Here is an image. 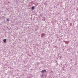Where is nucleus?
<instances>
[{
	"instance_id": "7ed1b4c3",
	"label": "nucleus",
	"mask_w": 78,
	"mask_h": 78,
	"mask_svg": "<svg viewBox=\"0 0 78 78\" xmlns=\"http://www.w3.org/2000/svg\"><path fill=\"white\" fill-rule=\"evenodd\" d=\"M45 34H44V33H42L41 34V37H44V36H45Z\"/></svg>"
},
{
	"instance_id": "0eeeda50",
	"label": "nucleus",
	"mask_w": 78,
	"mask_h": 78,
	"mask_svg": "<svg viewBox=\"0 0 78 78\" xmlns=\"http://www.w3.org/2000/svg\"><path fill=\"white\" fill-rule=\"evenodd\" d=\"M40 76H41V77H42V76H44V75H41Z\"/></svg>"
},
{
	"instance_id": "39448f33",
	"label": "nucleus",
	"mask_w": 78,
	"mask_h": 78,
	"mask_svg": "<svg viewBox=\"0 0 78 78\" xmlns=\"http://www.w3.org/2000/svg\"><path fill=\"white\" fill-rule=\"evenodd\" d=\"M33 10H34V6H33L32 8H31Z\"/></svg>"
},
{
	"instance_id": "423d86ee",
	"label": "nucleus",
	"mask_w": 78,
	"mask_h": 78,
	"mask_svg": "<svg viewBox=\"0 0 78 78\" xmlns=\"http://www.w3.org/2000/svg\"><path fill=\"white\" fill-rule=\"evenodd\" d=\"M6 20L7 21H8V22H9V18L8 19H6Z\"/></svg>"
},
{
	"instance_id": "f257e3e1",
	"label": "nucleus",
	"mask_w": 78,
	"mask_h": 78,
	"mask_svg": "<svg viewBox=\"0 0 78 78\" xmlns=\"http://www.w3.org/2000/svg\"><path fill=\"white\" fill-rule=\"evenodd\" d=\"M45 72H47V71H46V70L45 69H44L41 71V73H45Z\"/></svg>"
},
{
	"instance_id": "20e7f679",
	"label": "nucleus",
	"mask_w": 78,
	"mask_h": 78,
	"mask_svg": "<svg viewBox=\"0 0 78 78\" xmlns=\"http://www.w3.org/2000/svg\"><path fill=\"white\" fill-rule=\"evenodd\" d=\"M4 43H6V39H4L3 40Z\"/></svg>"
},
{
	"instance_id": "6e6552de",
	"label": "nucleus",
	"mask_w": 78,
	"mask_h": 78,
	"mask_svg": "<svg viewBox=\"0 0 78 78\" xmlns=\"http://www.w3.org/2000/svg\"><path fill=\"white\" fill-rule=\"evenodd\" d=\"M41 49H42V48H41Z\"/></svg>"
},
{
	"instance_id": "f03ea898",
	"label": "nucleus",
	"mask_w": 78,
	"mask_h": 78,
	"mask_svg": "<svg viewBox=\"0 0 78 78\" xmlns=\"http://www.w3.org/2000/svg\"><path fill=\"white\" fill-rule=\"evenodd\" d=\"M42 20L43 21H45V18L44 17H42Z\"/></svg>"
}]
</instances>
